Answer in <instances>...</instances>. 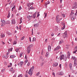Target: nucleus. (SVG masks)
<instances>
[{
  "label": "nucleus",
  "instance_id": "obj_38",
  "mask_svg": "<svg viewBox=\"0 0 77 77\" xmlns=\"http://www.w3.org/2000/svg\"><path fill=\"white\" fill-rule=\"evenodd\" d=\"M25 37L24 36H23V37H22L21 38V40H23V39H24L25 38Z\"/></svg>",
  "mask_w": 77,
  "mask_h": 77
},
{
  "label": "nucleus",
  "instance_id": "obj_16",
  "mask_svg": "<svg viewBox=\"0 0 77 77\" xmlns=\"http://www.w3.org/2000/svg\"><path fill=\"white\" fill-rule=\"evenodd\" d=\"M59 74L60 75H63V74H64V73H63V72H61L59 73Z\"/></svg>",
  "mask_w": 77,
  "mask_h": 77
},
{
  "label": "nucleus",
  "instance_id": "obj_29",
  "mask_svg": "<svg viewBox=\"0 0 77 77\" xmlns=\"http://www.w3.org/2000/svg\"><path fill=\"white\" fill-rule=\"evenodd\" d=\"M23 77V75H22V74L19 75L18 76V77Z\"/></svg>",
  "mask_w": 77,
  "mask_h": 77
},
{
  "label": "nucleus",
  "instance_id": "obj_61",
  "mask_svg": "<svg viewBox=\"0 0 77 77\" xmlns=\"http://www.w3.org/2000/svg\"><path fill=\"white\" fill-rule=\"evenodd\" d=\"M22 55H23V54H20V57H21V56H22Z\"/></svg>",
  "mask_w": 77,
  "mask_h": 77
},
{
  "label": "nucleus",
  "instance_id": "obj_18",
  "mask_svg": "<svg viewBox=\"0 0 77 77\" xmlns=\"http://www.w3.org/2000/svg\"><path fill=\"white\" fill-rule=\"evenodd\" d=\"M62 42H63V41L62 40V39H61L60 41V42L59 43V44H61Z\"/></svg>",
  "mask_w": 77,
  "mask_h": 77
},
{
  "label": "nucleus",
  "instance_id": "obj_27",
  "mask_svg": "<svg viewBox=\"0 0 77 77\" xmlns=\"http://www.w3.org/2000/svg\"><path fill=\"white\" fill-rule=\"evenodd\" d=\"M10 16H11V14H10V13H8V16H7V18H9L10 17Z\"/></svg>",
  "mask_w": 77,
  "mask_h": 77
},
{
  "label": "nucleus",
  "instance_id": "obj_51",
  "mask_svg": "<svg viewBox=\"0 0 77 77\" xmlns=\"http://www.w3.org/2000/svg\"><path fill=\"white\" fill-rule=\"evenodd\" d=\"M42 58H43V57H42L41 56H40V59H41H41H42Z\"/></svg>",
  "mask_w": 77,
  "mask_h": 77
},
{
  "label": "nucleus",
  "instance_id": "obj_20",
  "mask_svg": "<svg viewBox=\"0 0 77 77\" xmlns=\"http://www.w3.org/2000/svg\"><path fill=\"white\" fill-rule=\"evenodd\" d=\"M24 63V62H21L20 63V66H22V65Z\"/></svg>",
  "mask_w": 77,
  "mask_h": 77
},
{
  "label": "nucleus",
  "instance_id": "obj_35",
  "mask_svg": "<svg viewBox=\"0 0 77 77\" xmlns=\"http://www.w3.org/2000/svg\"><path fill=\"white\" fill-rule=\"evenodd\" d=\"M17 44V41H14V43H13V45H14V44Z\"/></svg>",
  "mask_w": 77,
  "mask_h": 77
},
{
  "label": "nucleus",
  "instance_id": "obj_39",
  "mask_svg": "<svg viewBox=\"0 0 77 77\" xmlns=\"http://www.w3.org/2000/svg\"><path fill=\"white\" fill-rule=\"evenodd\" d=\"M40 74V73L39 72H38V73H37L36 75L37 76H38V75H39Z\"/></svg>",
  "mask_w": 77,
  "mask_h": 77
},
{
  "label": "nucleus",
  "instance_id": "obj_22",
  "mask_svg": "<svg viewBox=\"0 0 77 77\" xmlns=\"http://www.w3.org/2000/svg\"><path fill=\"white\" fill-rule=\"evenodd\" d=\"M5 35H4V34H2L1 35V38H3L4 37H5Z\"/></svg>",
  "mask_w": 77,
  "mask_h": 77
},
{
  "label": "nucleus",
  "instance_id": "obj_54",
  "mask_svg": "<svg viewBox=\"0 0 77 77\" xmlns=\"http://www.w3.org/2000/svg\"><path fill=\"white\" fill-rule=\"evenodd\" d=\"M7 34H8V35H11V33L9 32H8Z\"/></svg>",
  "mask_w": 77,
  "mask_h": 77
},
{
  "label": "nucleus",
  "instance_id": "obj_52",
  "mask_svg": "<svg viewBox=\"0 0 77 77\" xmlns=\"http://www.w3.org/2000/svg\"><path fill=\"white\" fill-rule=\"evenodd\" d=\"M29 39L30 42H32V41H31V38L30 37L29 38Z\"/></svg>",
  "mask_w": 77,
  "mask_h": 77
},
{
  "label": "nucleus",
  "instance_id": "obj_49",
  "mask_svg": "<svg viewBox=\"0 0 77 77\" xmlns=\"http://www.w3.org/2000/svg\"><path fill=\"white\" fill-rule=\"evenodd\" d=\"M53 75L54 76V77H55V73L54 72H53Z\"/></svg>",
  "mask_w": 77,
  "mask_h": 77
},
{
  "label": "nucleus",
  "instance_id": "obj_41",
  "mask_svg": "<svg viewBox=\"0 0 77 77\" xmlns=\"http://www.w3.org/2000/svg\"><path fill=\"white\" fill-rule=\"evenodd\" d=\"M27 66H29L30 65V63L29 62L27 63Z\"/></svg>",
  "mask_w": 77,
  "mask_h": 77
},
{
  "label": "nucleus",
  "instance_id": "obj_11",
  "mask_svg": "<svg viewBox=\"0 0 77 77\" xmlns=\"http://www.w3.org/2000/svg\"><path fill=\"white\" fill-rule=\"evenodd\" d=\"M31 18H32V16H27V19L28 20V21H29V20H30L31 19Z\"/></svg>",
  "mask_w": 77,
  "mask_h": 77
},
{
  "label": "nucleus",
  "instance_id": "obj_58",
  "mask_svg": "<svg viewBox=\"0 0 77 77\" xmlns=\"http://www.w3.org/2000/svg\"><path fill=\"white\" fill-rule=\"evenodd\" d=\"M75 50H77V47H75Z\"/></svg>",
  "mask_w": 77,
  "mask_h": 77
},
{
  "label": "nucleus",
  "instance_id": "obj_50",
  "mask_svg": "<svg viewBox=\"0 0 77 77\" xmlns=\"http://www.w3.org/2000/svg\"><path fill=\"white\" fill-rule=\"evenodd\" d=\"M62 15L63 17H65V14H63Z\"/></svg>",
  "mask_w": 77,
  "mask_h": 77
},
{
  "label": "nucleus",
  "instance_id": "obj_12",
  "mask_svg": "<svg viewBox=\"0 0 77 77\" xmlns=\"http://www.w3.org/2000/svg\"><path fill=\"white\" fill-rule=\"evenodd\" d=\"M58 65V63L55 62L54 63L53 65V66H57Z\"/></svg>",
  "mask_w": 77,
  "mask_h": 77
},
{
  "label": "nucleus",
  "instance_id": "obj_14",
  "mask_svg": "<svg viewBox=\"0 0 77 77\" xmlns=\"http://www.w3.org/2000/svg\"><path fill=\"white\" fill-rule=\"evenodd\" d=\"M60 48V46H59L57 47L56 48H55L54 49V51H56V50H59Z\"/></svg>",
  "mask_w": 77,
  "mask_h": 77
},
{
  "label": "nucleus",
  "instance_id": "obj_3",
  "mask_svg": "<svg viewBox=\"0 0 77 77\" xmlns=\"http://www.w3.org/2000/svg\"><path fill=\"white\" fill-rule=\"evenodd\" d=\"M63 36L64 38H68V35H67V31H66L63 34Z\"/></svg>",
  "mask_w": 77,
  "mask_h": 77
},
{
  "label": "nucleus",
  "instance_id": "obj_28",
  "mask_svg": "<svg viewBox=\"0 0 77 77\" xmlns=\"http://www.w3.org/2000/svg\"><path fill=\"white\" fill-rule=\"evenodd\" d=\"M69 45H66V49H68V48H69Z\"/></svg>",
  "mask_w": 77,
  "mask_h": 77
},
{
  "label": "nucleus",
  "instance_id": "obj_17",
  "mask_svg": "<svg viewBox=\"0 0 77 77\" xmlns=\"http://www.w3.org/2000/svg\"><path fill=\"white\" fill-rule=\"evenodd\" d=\"M33 45L32 44H31V45H30L28 47L30 49H31V48H32V47H33Z\"/></svg>",
  "mask_w": 77,
  "mask_h": 77
},
{
  "label": "nucleus",
  "instance_id": "obj_8",
  "mask_svg": "<svg viewBox=\"0 0 77 77\" xmlns=\"http://www.w3.org/2000/svg\"><path fill=\"white\" fill-rule=\"evenodd\" d=\"M69 66L70 70L72 71V64L71 63L69 64Z\"/></svg>",
  "mask_w": 77,
  "mask_h": 77
},
{
  "label": "nucleus",
  "instance_id": "obj_56",
  "mask_svg": "<svg viewBox=\"0 0 77 77\" xmlns=\"http://www.w3.org/2000/svg\"><path fill=\"white\" fill-rule=\"evenodd\" d=\"M47 4H50V2L49 1H48V2H47Z\"/></svg>",
  "mask_w": 77,
  "mask_h": 77
},
{
  "label": "nucleus",
  "instance_id": "obj_5",
  "mask_svg": "<svg viewBox=\"0 0 77 77\" xmlns=\"http://www.w3.org/2000/svg\"><path fill=\"white\" fill-rule=\"evenodd\" d=\"M31 50V49H30V48H29V47H28L26 50V51L28 52V54H29V53H30V52Z\"/></svg>",
  "mask_w": 77,
  "mask_h": 77
},
{
  "label": "nucleus",
  "instance_id": "obj_47",
  "mask_svg": "<svg viewBox=\"0 0 77 77\" xmlns=\"http://www.w3.org/2000/svg\"><path fill=\"white\" fill-rule=\"evenodd\" d=\"M77 50H75V51L73 52V53H76V52H77Z\"/></svg>",
  "mask_w": 77,
  "mask_h": 77
},
{
  "label": "nucleus",
  "instance_id": "obj_43",
  "mask_svg": "<svg viewBox=\"0 0 77 77\" xmlns=\"http://www.w3.org/2000/svg\"><path fill=\"white\" fill-rule=\"evenodd\" d=\"M27 6L28 7H30V4H27Z\"/></svg>",
  "mask_w": 77,
  "mask_h": 77
},
{
  "label": "nucleus",
  "instance_id": "obj_13",
  "mask_svg": "<svg viewBox=\"0 0 77 77\" xmlns=\"http://www.w3.org/2000/svg\"><path fill=\"white\" fill-rule=\"evenodd\" d=\"M62 25L63 26L62 28V30H63V29H65V23H63L62 24Z\"/></svg>",
  "mask_w": 77,
  "mask_h": 77
},
{
  "label": "nucleus",
  "instance_id": "obj_4",
  "mask_svg": "<svg viewBox=\"0 0 77 77\" xmlns=\"http://www.w3.org/2000/svg\"><path fill=\"white\" fill-rule=\"evenodd\" d=\"M1 21L2 23H1V26L2 27H3V26H5V24H6V23L5 20H1Z\"/></svg>",
  "mask_w": 77,
  "mask_h": 77
},
{
  "label": "nucleus",
  "instance_id": "obj_53",
  "mask_svg": "<svg viewBox=\"0 0 77 77\" xmlns=\"http://www.w3.org/2000/svg\"><path fill=\"white\" fill-rule=\"evenodd\" d=\"M27 62H28V60H26L25 61V63H27Z\"/></svg>",
  "mask_w": 77,
  "mask_h": 77
},
{
  "label": "nucleus",
  "instance_id": "obj_64",
  "mask_svg": "<svg viewBox=\"0 0 77 77\" xmlns=\"http://www.w3.org/2000/svg\"><path fill=\"white\" fill-rule=\"evenodd\" d=\"M2 42V44H3V45H5V42Z\"/></svg>",
  "mask_w": 77,
  "mask_h": 77
},
{
  "label": "nucleus",
  "instance_id": "obj_33",
  "mask_svg": "<svg viewBox=\"0 0 77 77\" xmlns=\"http://www.w3.org/2000/svg\"><path fill=\"white\" fill-rule=\"evenodd\" d=\"M22 9V8L21 6L19 7V8L18 9V10H21Z\"/></svg>",
  "mask_w": 77,
  "mask_h": 77
},
{
  "label": "nucleus",
  "instance_id": "obj_55",
  "mask_svg": "<svg viewBox=\"0 0 77 77\" xmlns=\"http://www.w3.org/2000/svg\"><path fill=\"white\" fill-rule=\"evenodd\" d=\"M47 41H48V39H46L45 40V42H47Z\"/></svg>",
  "mask_w": 77,
  "mask_h": 77
},
{
  "label": "nucleus",
  "instance_id": "obj_10",
  "mask_svg": "<svg viewBox=\"0 0 77 77\" xmlns=\"http://www.w3.org/2000/svg\"><path fill=\"white\" fill-rule=\"evenodd\" d=\"M60 58L61 60H62V59H64V55L62 54V55H60Z\"/></svg>",
  "mask_w": 77,
  "mask_h": 77
},
{
  "label": "nucleus",
  "instance_id": "obj_60",
  "mask_svg": "<svg viewBox=\"0 0 77 77\" xmlns=\"http://www.w3.org/2000/svg\"><path fill=\"white\" fill-rule=\"evenodd\" d=\"M13 77H16V74H14Z\"/></svg>",
  "mask_w": 77,
  "mask_h": 77
},
{
  "label": "nucleus",
  "instance_id": "obj_42",
  "mask_svg": "<svg viewBox=\"0 0 77 77\" xmlns=\"http://www.w3.org/2000/svg\"><path fill=\"white\" fill-rule=\"evenodd\" d=\"M19 50V49H16V52H18Z\"/></svg>",
  "mask_w": 77,
  "mask_h": 77
},
{
  "label": "nucleus",
  "instance_id": "obj_24",
  "mask_svg": "<svg viewBox=\"0 0 77 77\" xmlns=\"http://www.w3.org/2000/svg\"><path fill=\"white\" fill-rule=\"evenodd\" d=\"M77 62H75L74 64V66H77Z\"/></svg>",
  "mask_w": 77,
  "mask_h": 77
},
{
  "label": "nucleus",
  "instance_id": "obj_46",
  "mask_svg": "<svg viewBox=\"0 0 77 77\" xmlns=\"http://www.w3.org/2000/svg\"><path fill=\"white\" fill-rule=\"evenodd\" d=\"M30 9H35L34 8H33V7L32 6L30 8Z\"/></svg>",
  "mask_w": 77,
  "mask_h": 77
},
{
  "label": "nucleus",
  "instance_id": "obj_48",
  "mask_svg": "<svg viewBox=\"0 0 77 77\" xmlns=\"http://www.w3.org/2000/svg\"><path fill=\"white\" fill-rule=\"evenodd\" d=\"M25 58L26 59H27V55H26V54L25 55Z\"/></svg>",
  "mask_w": 77,
  "mask_h": 77
},
{
  "label": "nucleus",
  "instance_id": "obj_26",
  "mask_svg": "<svg viewBox=\"0 0 77 77\" xmlns=\"http://www.w3.org/2000/svg\"><path fill=\"white\" fill-rule=\"evenodd\" d=\"M36 41V38H33V40L32 41V42H34Z\"/></svg>",
  "mask_w": 77,
  "mask_h": 77
},
{
  "label": "nucleus",
  "instance_id": "obj_6",
  "mask_svg": "<svg viewBox=\"0 0 77 77\" xmlns=\"http://www.w3.org/2000/svg\"><path fill=\"white\" fill-rule=\"evenodd\" d=\"M74 6H73L72 7V9H74L75 8H77V2H75L74 5Z\"/></svg>",
  "mask_w": 77,
  "mask_h": 77
},
{
  "label": "nucleus",
  "instance_id": "obj_7",
  "mask_svg": "<svg viewBox=\"0 0 77 77\" xmlns=\"http://www.w3.org/2000/svg\"><path fill=\"white\" fill-rule=\"evenodd\" d=\"M59 15H57L56 16V21L57 23H59Z\"/></svg>",
  "mask_w": 77,
  "mask_h": 77
},
{
  "label": "nucleus",
  "instance_id": "obj_1",
  "mask_svg": "<svg viewBox=\"0 0 77 77\" xmlns=\"http://www.w3.org/2000/svg\"><path fill=\"white\" fill-rule=\"evenodd\" d=\"M34 68V66H33L29 70V72H28V74H29V75H30V76H32V75L33 74V71Z\"/></svg>",
  "mask_w": 77,
  "mask_h": 77
},
{
  "label": "nucleus",
  "instance_id": "obj_23",
  "mask_svg": "<svg viewBox=\"0 0 77 77\" xmlns=\"http://www.w3.org/2000/svg\"><path fill=\"white\" fill-rule=\"evenodd\" d=\"M15 20H14V19H13L12 20V24H15Z\"/></svg>",
  "mask_w": 77,
  "mask_h": 77
},
{
  "label": "nucleus",
  "instance_id": "obj_2",
  "mask_svg": "<svg viewBox=\"0 0 77 77\" xmlns=\"http://www.w3.org/2000/svg\"><path fill=\"white\" fill-rule=\"evenodd\" d=\"M73 11L72 10L71 11V14H70V17H71L72 20H74L75 19V17L73 16V15H74V13H73Z\"/></svg>",
  "mask_w": 77,
  "mask_h": 77
},
{
  "label": "nucleus",
  "instance_id": "obj_37",
  "mask_svg": "<svg viewBox=\"0 0 77 77\" xmlns=\"http://www.w3.org/2000/svg\"><path fill=\"white\" fill-rule=\"evenodd\" d=\"M5 69H4L2 70V72H5Z\"/></svg>",
  "mask_w": 77,
  "mask_h": 77
},
{
  "label": "nucleus",
  "instance_id": "obj_44",
  "mask_svg": "<svg viewBox=\"0 0 77 77\" xmlns=\"http://www.w3.org/2000/svg\"><path fill=\"white\" fill-rule=\"evenodd\" d=\"M13 70H14V69L12 68H11L10 69V71L12 72L13 71Z\"/></svg>",
  "mask_w": 77,
  "mask_h": 77
},
{
  "label": "nucleus",
  "instance_id": "obj_34",
  "mask_svg": "<svg viewBox=\"0 0 77 77\" xmlns=\"http://www.w3.org/2000/svg\"><path fill=\"white\" fill-rule=\"evenodd\" d=\"M67 56H68L69 57V56H70V53L69 52H68V54L67 55Z\"/></svg>",
  "mask_w": 77,
  "mask_h": 77
},
{
  "label": "nucleus",
  "instance_id": "obj_63",
  "mask_svg": "<svg viewBox=\"0 0 77 77\" xmlns=\"http://www.w3.org/2000/svg\"><path fill=\"white\" fill-rule=\"evenodd\" d=\"M61 66H62V65L61 64L59 65V66L60 68H61Z\"/></svg>",
  "mask_w": 77,
  "mask_h": 77
},
{
  "label": "nucleus",
  "instance_id": "obj_32",
  "mask_svg": "<svg viewBox=\"0 0 77 77\" xmlns=\"http://www.w3.org/2000/svg\"><path fill=\"white\" fill-rule=\"evenodd\" d=\"M10 23V22L9 21V20H8L6 21V24H9Z\"/></svg>",
  "mask_w": 77,
  "mask_h": 77
},
{
  "label": "nucleus",
  "instance_id": "obj_9",
  "mask_svg": "<svg viewBox=\"0 0 77 77\" xmlns=\"http://www.w3.org/2000/svg\"><path fill=\"white\" fill-rule=\"evenodd\" d=\"M39 22H40V20L38 23L35 24L34 25V27H38V26H39Z\"/></svg>",
  "mask_w": 77,
  "mask_h": 77
},
{
  "label": "nucleus",
  "instance_id": "obj_30",
  "mask_svg": "<svg viewBox=\"0 0 77 77\" xmlns=\"http://www.w3.org/2000/svg\"><path fill=\"white\" fill-rule=\"evenodd\" d=\"M44 62H42V63H40V65L41 66H42L43 65H44Z\"/></svg>",
  "mask_w": 77,
  "mask_h": 77
},
{
  "label": "nucleus",
  "instance_id": "obj_21",
  "mask_svg": "<svg viewBox=\"0 0 77 77\" xmlns=\"http://www.w3.org/2000/svg\"><path fill=\"white\" fill-rule=\"evenodd\" d=\"M49 56V52H47L46 53V57H48Z\"/></svg>",
  "mask_w": 77,
  "mask_h": 77
},
{
  "label": "nucleus",
  "instance_id": "obj_45",
  "mask_svg": "<svg viewBox=\"0 0 77 77\" xmlns=\"http://www.w3.org/2000/svg\"><path fill=\"white\" fill-rule=\"evenodd\" d=\"M62 18H60V19H59L58 20V23L59 22V21H60V20H62Z\"/></svg>",
  "mask_w": 77,
  "mask_h": 77
},
{
  "label": "nucleus",
  "instance_id": "obj_31",
  "mask_svg": "<svg viewBox=\"0 0 77 77\" xmlns=\"http://www.w3.org/2000/svg\"><path fill=\"white\" fill-rule=\"evenodd\" d=\"M44 15H45L44 18H46V17H47V14L46 13H45Z\"/></svg>",
  "mask_w": 77,
  "mask_h": 77
},
{
  "label": "nucleus",
  "instance_id": "obj_15",
  "mask_svg": "<svg viewBox=\"0 0 77 77\" xmlns=\"http://www.w3.org/2000/svg\"><path fill=\"white\" fill-rule=\"evenodd\" d=\"M51 47L50 46V45H49L48 46V51H51Z\"/></svg>",
  "mask_w": 77,
  "mask_h": 77
},
{
  "label": "nucleus",
  "instance_id": "obj_36",
  "mask_svg": "<svg viewBox=\"0 0 77 77\" xmlns=\"http://www.w3.org/2000/svg\"><path fill=\"white\" fill-rule=\"evenodd\" d=\"M33 17L34 18H35L36 17V14H33Z\"/></svg>",
  "mask_w": 77,
  "mask_h": 77
},
{
  "label": "nucleus",
  "instance_id": "obj_57",
  "mask_svg": "<svg viewBox=\"0 0 77 77\" xmlns=\"http://www.w3.org/2000/svg\"><path fill=\"white\" fill-rule=\"evenodd\" d=\"M21 26H19V29H20V30H21Z\"/></svg>",
  "mask_w": 77,
  "mask_h": 77
},
{
  "label": "nucleus",
  "instance_id": "obj_59",
  "mask_svg": "<svg viewBox=\"0 0 77 77\" xmlns=\"http://www.w3.org/2000/svg\"><path fill=\"white\" fill-rule=\"evenodd\" d=\"M42 61H44V59L43 58L41 59Z\"/></svg>",
  "mask_w": 77,
  "mask_h": 77
},
{
  "label": "nucleus",
  "instance_id": "obj_25",
  "mask_svg": "<svg viewBox=\"0 0 77 77\" xmlns=\"http://www.w3.org/2000/svg\"><path fill=\"white\" fill-rule=\"evenodd\" d=\"M15 6H14L13 8H12V11H14V10L15 9Z\"/></svg>",
  "mask_w": 77,
  "mask_h": 77
},
{
  "label": "nucleus",
  "instance_id": "obj_62",
  "mask_svg": "<svg viewBox=\"0 0 77 77\" xmlns=\"http://www.w3.org/2000/svg\"><path fill=\"white\" fill-rule=\"evenodd\" d=\"M22 20H23V19L22 18V17H21L20 19V21H22Z\"/></svg>",
  "mask_w": 77,
  "mask_h": 77
},
{
  "label": "nucleus",
  "instance_id": "obj_40",
  "mask_svg": "<svg viewBox=\"0 0 77 77\" xmlns=\"http://www.w3.org/2000/svg\"><path fill=\"white\" fill-rule=\"evenodd\" d=\"M72 58H73V60H74L75 59V57H72Z\"/></svg>",
  "mask_w": 77,
  "mask_h": 77
},
{
  "label": "nucleus",
  "instance_id": "obj_19",
  "mask_svg": "<svg viewBox=\"0 0 77 77\" xmlns=\"http://www.w3.org/2000/svg\"><path fill=\"white\" fill-rule=\"evenodd\" d=\"M10 57L12 59H13V58H14V57H15V55H11L10 56Z\"/></svg>",
  "mask_w": 77,
  "mask_h": 77
}]
</instances>
